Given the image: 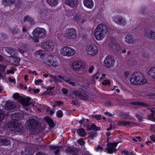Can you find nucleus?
I'll list each match as a JSON object with an SVG mask.
<instances>
[{
  "instance_id": "nucleus-1",
  "label": "nucleus",
  "mask_w": 155,
  "mask_h": 155,
  "mask_svg": "<svg viewBox=\"0 0 155 155\" xmlns=\"http://www.w3.org/2000/svg\"><path fill=\"white\" fill-rule=\"evenodd\" d=\"M129 79L131 83L134 85H140L147 82L144 75L140 72H136L130 75Z\"/></svg>"
},
{
  "instance_id": "nucleus-11",
  "label": "nucleus",
  "mask_w": 155,
  "mask_h": 155,
  "mask_svg": "<svg viewBox=\"0 0 155 155\" xmlns=\"http://www.w3.org/2000/svg\"><path fill=\"white\" fill-rule=\"evenodd\" d=\"M115 62L113 57L110 56H107L106 57L104 60V63L106 67L110 68L114 65Z\"/></svg>"
},
{
  "instance_id": "nucleus-60",
  "label": "nucleus",
  "mask_w": 155,
  "mask_h": 155,
  "mask_svg": "<svg viewBox=\"0 0 155 155\" xmlns=\"http://www.w3.org/2000/svg\"><path fill=\"white\" fill-rule=\"evenodd\" d=\"M99 75V74L97 73L93 76V78L94 79L95 78L96 79H97L98 78V76Z\"/></svg>"
},
{
  "instance_id": "nucleus-29",
  "label": "nucleus",
  "mask_w": 155,
  "mask_h": 155,
  "mask_svg": "<svg viewBox=\"0 0 155 155\" xmlns=\"http://www.w3.org/2000/svg\"><path fill=\"white\" fill-rule=\"evenodd\" d=\"M48 3L51 7L57 6L58 3V0H47Z\"/></svg>"
},
{
  "instance_id": "nucleus-47",
  "label": "nucleus",
  "mask_w": 155,
  "mask_h": 155,
  "mask_svg": "<svg viewBox=\"0 0 155 155\" xmlns=\"http://www.w3.org/2000/svg\"><path fill=\"white\" fill-rule=\"evenodd\" d=\"M117 87L116 86H114L111 89V90L112 91H115L116 92H117V93H119L120 91L119 89L117 88Z\"/></svg>"
},
{
  "instance_id": "nucleus-14",
  "label": "nucleus",
  "mask_w": 155,
  "mask_h": 155,
  "mask_svg": "<svg viewBox=\"0 0 155 155\" xmlns=\"http://www.w3.org/2000/svg\"><path fill=\"white\" fill-rule=\"evenodd\" d=\"M73 68L76 71H79L81 69L84 68L85 66L84 63L80 61L74 62L72 65Z\"/></svg>"
},
{
  "instance_id": "nucleus-27",
  "label": "nucleus",
  "mask_w": 155,
  "mask_h": 155,
  "mask_svg": "<svg viewBox=\"0 0 155 155\" xmlns=\"http://www.w3.org/2000/svg\"><path fill=\"white\" fill-rule=\"evenodd\" d=\"M148 74L150 78L155 80V67L151 68L149 69Z\"/></svg>"
},
{
  "instance_id": "nucleus-57",
  "label": "nucleus",
  "mask_w": 155,
  "mask_h": 155,
  "mask_svg": "<svg viewBox=\"0 0 155 155\" xmlns=\"http://www.w3.org/2000/svg\"><path fill=\"white\" fill-rule=\"evenodd\" d=\"M42 82V81L41 79H38L35 81V85H38L39 83H41Z\"/></svg>"
},
{
  "instance_id": "nucleus-45",
  "label": "nucleus",
  "mask_w": 155,
  "mask_h": 155,
  "mask_svg": "<svg viewBox=\"0 0 155 155\" xmlns=\"http://www.w3.org/2000/svg\"><path fill=\"white\" fill-rule=\"evenodd\" d=\"M56 114L57 116L59 117H62L63 115V112L61 110L57 111Z\"/></svg>"
},
{
  "instance_id": "nucleus-24",
  "label": "nucleus",
  "mask_w": 155,
  "mask_h": 155,
  "mask_svg": "<svg viewBox=\"0 0 155 155\" xmlns=\"http://www.w3.org/2000/svg\"><path fill=\"white\" fill-rule=\"evenodd\" d=\"M9 60L10 63L14 65L18 64L20 61V59L17 58L10 57Z\"/></svg>"
},
{
  "instance_id": "nucleus-49",
  "label": "nucleus",
  "mask_w": 155,
  "mask_h": 155,
  "mask_svg": "<svg viewBox=\"0 0 155 155\" xmlns=\"http://www.w3.org/2000/svg\"><path fill=\"white\" fill-rule=\"evenodd\" d=\"M110 46L114 49H117L119 46V45H116L115 43H113L110 45Z\"/></svg>"
},
{
  "instance_id": "nucleus-43",
  "label": "nucleus",
  "mask_w": 155,
  "mask_h": 155,
  "mask_svg": "<svg viewBox=\"0 0 155 155\" xmlns=\"http://www.w3.org/2000/svg\"><path fill=\"white\" fill-rule=\"evenodd\" d=\"M5 117V114L3 111L0 109V121L3 120Z\"/></svg>"
},
{
  "instance_id": "nucleus-40",
  "label": "nucleus",
  "mask_w": 155,
  "mask_h": 155,
  "mask_svg": "<svg viewBox=\"0 0 155 155\" xmlns=\"http://www.w3.org/2000/svg\"><path fill=\"white\" fill-rule=\"evenodd\" d=\"M97 136L96 133L95 132H91L88 134L89 137L91 139H93L96 137Z\"/></svg>"
},
{
  "instance_id": "nucleus-41",
  "label": "nucleus",
  "mask_w": 155,
  "mask_h": 155,
  "mask_svg": "<svg viewBox=\"0 0 155 155\" xmlns=\"http://www.w3.org/2000/svg\"><path fill=\"white\" fill-rule=\"evenodd\" d=\"M11 31L13 34H15L19 33L20 30L18 28H14L11 29Z\"/></svg>"
},
{
  "instance_id": "nucleus-36",
  "label": "nucleus",
  "mask_w": 155,
  "mask_h": 155,
  "mask_svg": "<svg viewBox=\"0 0 155 155\" xmlns=\"http://www.w3.org/2000/svg\"><path fill=\"white\" fill-rule=\"evenodd\" d=\"M60 147L59 146L55 147L54 146H52L51 147V149L53 150H54V153L56 155H58L59 154V152L60 150L59 148Z\"/></svg>"
},
{
  "instance_id": "nucleus-46",
  "label": "nucleus",
  "mask_w": 155,
  "mask_h": 155,
  "mask_svg": "<svg viewBox=\"0 0 155 155\" xmlns=\"http://www.w3.org/2000/svg\"><path fill=\"white\" fill-rule=\"evenodd\" d=\"M62 91L64 94L66 96L68 95V90L64 88L62 89Z\"/></svg>"
},
{
  "instance_id": "nucleus-50",
  "label": "nucleus",
  "mask_w": 155,
  "mask_h": 155,
  "mask_svg": "<svg viewBox=\"0 0 155 155\" xmlns=\"http://www.w3.org/2000/svg\"><path fill=\"white\" fill-rule=\"evenodd\" d=\"M141 140L142 139L139 137L133 138V140L136 142L138 140L139 142H140Z\"/></svg>"
},
{
  "instance_id": "nucleus-63",
  "label": "nucleus",
  "mask_w": 155,
  "mask_h": 155,
  "mask_svg": "<svg viewBox=\"0 0 155 155\" xmlns=\"http://www.w3.org/2000/svg\"><path fill=\"white\" fill-rule=\"evenodd\" d=\"M143 114L142 113H139L136 114V116L137 117H142Z\"/></svg>"
},
{
  "instance_id": "nucleus-15",
  "label": "nucleus",
  "mask_w": 155,
  "mask_h": 155,
  "mask_svg": "<svg viewBox=\"0 0 155 155\" xmlns=\"http://www.w3.org/2000/svg\"><path fill=\"white\" fill-rule=\"evenodd\" d=\"M41 45L46 51L49 52L52 51L54 48L53 43L49 41L42 43Z\"/></svg>"
},
{
  "instance_id": "nucleus-5",
  "label": "nucleus",
  "mask_w": 155,
  "mask_h": 155,
  "mask_svg": "<svg viewBox=\"0 0 155 155\" xmlns=\"http://www.w3.org/2000/svg\"><path fill=\"white\" fill-rule=\"evenodd\" d=\"M60 53L63 56L69 57L74 55L76 53V51L71 47L66 46L61 48Z\"/></svg>"
},
{
  "instance_id": "nucleus-32",
  "label": "nucleus",
  "mask_w": 155,
  "mask_h": 155,
  "mask_svg": "<svg viewBox=\"0 0 155 155\" xmlns=\"http://www.w3.org/2000/svg\"><path fill=\"white\" fill-rule=\"evenodd\" d=\"M66 151L67 153H70L72 155H76L78 154V151L75 149L68 147L66 149Z\"/></svg>"
},
{
  "instance_id": "nucleus-64",
  "label": "nucleus",
  "mask_w": 155,
  "mask_h": 155,
  "mask_svg": "<svg viewBox=\"0 0 155 155\" xmlns=\"http://www.w3.org/2000/svg\"><path fill=\"white\" fill-rule=\"evenodd\" d=\"M150 138L153 142L155 143V135H152L150 136Z\"/></svg>"
},
{
  "instance_id": "nucleus-25",
  "label": "nucleus",
  "mask_w": 155,
  "mask_h": 155,
  "mask_svg": "<svg viewBox=\"0 0 155 155\" xmlns=\"http://www.w3.org/2000/svg\"><path fill=\"white\" fill-rule=\"evenodd\" d=\"M64 81L69 84L73 86L77 85L78 84L77 81L72 78H69L64 79Z\"/></svg>"
},
{
  "instance_id": "nucleus-17",
  "label": "nucleus",
  "mask_w": 155,
  "mask_h": 155,
  "mask_svg": "<svg viewBox=\"0 0 155 155\" xmlns=\"http://www.w3.org/2000/svg\"><path fill=\"white\" fill-rule=\"evenodd\" d=\"M117 144V143H108L107 144V147L106 148L107 152L109 153H112L116 151V150L115 147Z\"/></svg>"
},
{
  "instance_id": "nucleus-62",
  "label": "nucleus",
  "mask_w": 155,
  "mask_h": 155,
  "mask_svg": "<svg viewBox=\"0 0 155 155\" xmlns=\"http://www.w3.org/2000/svg\"><path fill=\"white\" fill-rule=\"evenodd\" d=\"M150 98L154 99L155 98V94H150L148 96Z\"/></svg>"
},
{
  "instance_id": "nucleus-55",
  "label": "nucleus",
  "mask_w": 155,
  "mask_h": 155,
  "mask_svg": "<svg viewBox=\"0 0 155 155\" xmlns=\"http://www.w3.org/2000/svg\"><path fill=\"white\" fill-rule=\"evenodd\" d=\"M6 68V66L5 65H0V70L1 71H4Z\"/></svg>"
},
{
  "instance_id": "nucleus-38",
  "label": "nucleus",
  "mask_w": 155,
  "mask_h": 155,
  "mask_svg": "<svg viewBox=\"0 0 155 155\" xmlns=\"http://www.w3.org/2000/svg\"><path fill=\"white\" fill-rule=\"evenodd\" d=\"M16 69L13 67H11L10 69H7L6 73L7 74H13Z\"/></svg>"
},
{
  "instance_id": "nucleus-6",
  "label": "nucleus",
  "mask_w": 155,
  "mask_h": 155,
  "mask_svg": "<svg viewBox=\"0 0 155 155\" xmlns=\"http://www.w3.org/2000/svg\"><path fill=\"white\" fill-rule=\"evenodd\" d=\"M13 96L14 99H18L23 106H28L31 104L30 101L31 98L29 97L24 98L21 96L20 97L19 94L18 93L14 94Z\"/></svg>"
},
{
  "instance_id": "nucleus-8",
  "label": "nucleus",
  "mask_w": 155,
  "mask_h": 155,
  "mask_svg": "<svg viewBox=\"0 0 155 155\" xmlns=\"http://www.w3.org/2000/svg\"><path fill=\"white\" fill-rule=\"evenodd\" d=\"M97 46L94 44H91L87 46L86 51L87 54L92 56L96 54L98 52Z\"/></svg>"
},
{
  "instance_id": "nucleus-19",
  "label": "nucleus",
  "mask_w": 155,
  "mask_h": 155,
  "mask_svg": "<svg viewBox=\"0 0 155 155\" xmlns=\"http://www.w3.org/2000/svg\"><path fill=\"white\" fill-rule=\"evenodd\" d=\"M144 36L151 40H155V32L153 30H146L145 32Z\"/></svg>"
},
{
  "instance_id": "nucleus-3",
  "label": "nucleus",
  "mask_w": 155,
  "mask_h": 155,
  "mask_svg": "<svg viewBox=\"0 0 155 155\" xmlns=\"http://www.w3.org/2000/svg\"><path fill=\"white\" fill-rule=\"evenodd\" d=\"M32 34L34 36L33 40L35 42H37L39 41V38H43L46 36L47 32L44 29L37 28L33 30Z\"/></svg>"
},
{
  "instance_id": "nucleus-44",
  "label": "nucleus",
  "mask_w": 155,
  "mask_h": 155,
  "mask_svg": "<svg viewBox=\"0 0 155 155\" xmlns=\"http://www.w3.org/2000/svg\"><path fill=\"white\" fill-rule=\"evenodd\" d=\"M130 73L127 71H125L123 72L124 74L123 75L122 77L125 78H127L130 74Z\"/></svg>"
},
{
  "instance_id": "nucleus-22",
  "label": "nucleus",
  "mask_w": 155,
  "mask_h": 155,
  "mask_svg": "<svg viewBox=\"0 0 155 155\" xmlns=\"http://www.w3.org/2000/svg\"><path fill=\"white\" fill-rule=\"evenodd\" d=\"M83 4L86 7L90 9L92 8L94 5L93 0H84Z\"/></svg>"
},
{
  "instance_id": "nucleus-42",
  "label": "nucleus",
  "mask_w": 155,
  "mask_h": 155,
  "mask_svg": "<svg viewBox=\"0 0 155 155\" xmlns=\"http://www.w3.org/2000/svg\"><path fill=\"white\" fill-rule=\"evenodd\" d=\"M120 123L122 125H126L129 124H131L132 123H133L131 122L122 121H120Z\"/></svg>"
},
{
  "instance_id": "nucleus-2",
  "label": "nucleus",
  "mask_w": 155,
  "mask_h": 155,
  "mask_svg": "<svg viewBox=\"0 0 155 155\" xmlns=\"http://www.w3.org/2000/svg\"><path fill=\"white\" fill-rule=\"evenodd\" d=\"M107 31L106 25L104 23L98 24L95 30L94 36L98 40L103 39L105 36V34Z\"/></svg>"
},
{
  "instance_id": "nucleus-51",
  "label": "nucleus",
  "mask_w": 155,
  "mask_h": 155,
  "mask_svg": "<svg viewBox=\"0 0 155 155\" xmlns=\"http://www.w3.org/2000/svg\"><path fill=\"white\" fill-rule=\"evenodd\" d=\"M110 82L109 80H104L102 83V84L103 85H107L110 84Z\"/></svg>"
},
{
  "instance_id": "nucleus-21",
  "label": "nucleus",
  "mask_w": 155,
  "mask_h": 155,
  "mask_svg": "<svg viewBox=\"0 0 155 155\" xmlns=\"http://www.w3.org/2000/svg\"><path fill=\"white\" fill-rule=\"evenodd\" d=\"M16 106L15 104L12 101H7L5 103V107L6 109L12 110Z\"/></svg>"
},
{
  "instance_id": "nucleus-61",
  "label": "nucleus",
  "mask_w": 155,
  "mask_h": 155,
  "mask_svg": "<svg viewBox=\"0 0 155 155\" xmlns=\"http://www.w3.org/2000/svg\"><path fill=\"white\" fill-rule=\"evenodd\" d=\"M112 104L110 101H107L106 102L105 106L107 107H108L110 106Z\"/></svg>"
},
{
  "instance_id": "nucleus-12",
  "label": "nucleus",
  "mask_w": 155,
  "mask_h": 155,
  "mask_svg": "<svg viewBox=\"0 0 155 155\" xmlns=\"http://www.w3.org/2000/svg\"><path fill=\"white\" fill-rule=\"evenodd\" d=\"M114 21L117 24L121 25L124 26L126 24V19L122 17L119 15H116L113 17Z\"/></svg>"
},
{
  "instance_id": "nucleus-58",
  "label": "nucleus",
  "mask_w": 155,
  "mask_h": 155,
  "mask_svg": "<svg viewBox=\"0 0 155 155\" xmlns=\"http://www.w3.org/2000/svg\"><path fill=\"white\" fill-rule=\"evenodd\" d=\"M19 86L21 88L24 90H26L27 89V87L26 86L23 85L21 84H20L19 85Z\"/></svg>"
},
{
  "instance_id": "nucleus-9",
  "label": "nucleus",
  "mask_w": 155,
  "mask_h": 155,
  "mask_svg": "<svg viewBox=\"0 0 155 155\" xmlns=\"http://www.w3.org/2000/svg\"><path fill=\"white\" fill-rule=\"evenodd\" d=\"M8 127L10 130L15 132H21L23 130L22 126L19 123H9Z\"/></svg>"
},
{
  "instance_id": "nucleus-56",
  "label": "nucleus",
  "mask_w": 155,
  "mask_h": 155,
  "mask_svg": "<svg viewBox=\"0 0 155 155\" xmlns=\"http://www.w3.org/2000/svg\"><path fill=\"white\" fill-rule=\"evenodd\" d=\"M8 80L11 82H14V83H15V79L14 78H12L11 77H9Z\"/></svg>"
},
{
  "instance_id": "nucleus-26",
  "label": "nucleus",
  "mask_w": 155,
  "mask_h": 155,
  "mask_svg": "<svg viewBox=\"0 0 155 155\" xmlns=\"http://www.w3.org/2000/svg\"><path fill=\"white\" fill-rule=\"evenodd\" d=\"M23 21L24 22L27 21L31 25L34 24V21L33 18L28 15H26L24 17Z\"/></svg>"
},
{
  "instance_id": "nucleus-53",
  "label": "nucleus",
  "mask_w": 155,
  "mask_h": 155,
  "mask_svg": "<svg viewBox=\"0 0 155 155\" xmlns=\"http://www.w3.org/2000/svg\"><path fill=\"white\" fill-rule=\"evenodd\" d=\"M54 102L56 104V105L59 106L62 105L63 103V102L60 101H54Z\"/></svg>"
},
{
  "instance_id": "nucleus-35",
  "label": "nucleus",
  "mask_w": 155,
  "mask_h": 155,
  "mask_svg": "<svg viewBox=\"0 0 155 155\" xmlns=\"http://www.w3.org/2000/svg\"><path fill=\"white\" fill-rule=\"evenodd\" d=\"M6 51L7 53L11 55H15L16 54L15 51L12 48H7Z\"/></svg>"
},
{
  "instance_id": "nucleus-4",
  "label": "nucleus",
  "mask_w": 155,
  "mask_h": 155,
  "mask_svg": "<svg viewBox=\"0 0 155 155\" xmlns=\"http://www.w3.org/2000/svg\"><path fill=\"white\" fill-rule=\"evenodd\" d=\"M43 62L46 65L53 67H58L60 64L55 58L52 55H50L43 59Z\"/></svg>"
},
{
  "instance_id": "nucleus-34",
  "label": "nucleus",
  "mask_w": 155,
  "mask_h": 155,
  "mask_svg": "<svg viewBox=\"0 0 155 155\" xmlns=\"http://www.w3.org/2000/svg\"><path fill=\"white\" fill-rule=\"evenodd\" d=\"M46 121L48 123L50 127H53L55 126V124L54 123L52 120L49 117H45Z\"/></svg>"
},
{
  "instance_id": "nucleus-54",
  "label": "nucleus",
  "mask_w": 155,
  "mask_h": 155,
  "mask_svg": "<svg viewBox=\"0 0 155 155\" xmlns=\"http://www.w3.org/2000/svg\"><path fill=\"white\" fill-rule=\"evenodd\" d=\"M149 119L152 121H155V117L153 115H151L149 116Z\"/></svg>"
},
{
  "instance_id": "nucleus-37",
  "label": "nucleus",
  "mask_w": 155,
  "mask_h": 155,
  "mask_svg": "<svg viewBox=\"0 0 155 155\" xmlns=\"http://www.w3.org/2000/svg\"><path fill=\"white\" fill-rule=\"evenodd\" d=\"M77 132L78 134L81 136L84 137L86 135L85 130L83 128L78 130Z\"/></svg>"
},
{
  "instance_id": "nucleus-52",
  "label": "nucleus",
  "mask_w": 155,
  "mask_h": 155,
  "mask_svg": "<svg viewBox=\"0 0 155 155\" xmlns=\"http://www.w3.org/2000/svg\"><path fill=\"white\" fill-rule=\"evenodd\" d=\"M150 129L151 131L155 133V124H151Z\"/></svg>"
},
{
  "instance_id": "nucleus-28",
  "label": "nucleus",
  "mask_w": 155,
  "mask_h": 155,
  "mask_svg": "<svg viewBox=\"0 0 155 155\" xmlns=\"http://www.w3.org/2000/svg\"><path fill=\"white\" fill-rule=\"evenodd\" d=\"M15 1V0H2V4L5 7H6L13 4Z\"/></svg>"
},
{
  "instance_id": "nucleus-33",
  "label": "nucleus",
  "mask_w": 155,
  "mask_h": 155,
  "mask_svg": "<svg viewBox=\"0 0 155 155\" xmlns=\"http://www.w3.org/2000/svg\"><path fill=\"white\" fill-rule=\"evenodd\" d=\"M87 128L88 130H99L100 128L95 125L94 124H92L88 125Z\"/></svg>"
},
{
  "instance_id": "nucleus-10",
  "label": "nucleus",
  "mask_w": 155,
  "mask_h": 155,
  "mask_svg": "<svg viewBox=\"0 0 155 155\" xmlns=\"http://www.w3.org/2000/svg\"><path fill=\"white\" fill-rule=\"evenodd\" d=\"M76 30L73 28H71L66 31L64 36L67 39L72 40L76 38Z\"/></svg>"
},
{
  "instance_id": "nucleus-18",
  "label": "nucleus",
  "mask_w": 155,
  "mask_h": 155,
  "mask_svg": "<svg viewBox=\"0 0 155 155\" xmlns=\"http://www.w3.org/2000/svg\"><path fill=\"white\" fill-rule=\"evenodd\" d=\"M73 19L75 21L80 23H82L85 21L82 14L81 13L75 14L74 16Z\"/></svg>"
},
{
  "instance_id": "nucleus-39",
  "label": "nucleus",
  "mask_w": 155,
  "mask_h": 155,
  "mask_svg": "<svg viewBox=\"0 0 155 155\" xmlns=\"http://www.w3.org/2000/svg\"><path fill=\"white\" fill-rule=\"evenodd\" d=\"M45 54V52L41 50L35 52V54L36 55H39L40 56L41 58L43 57L44 56Z\"/></svg>"
},
{
  "instance_id": "nucleus-48",
  "label": "nucleus",
  "mask_w": 155,
  "mask_h": 155,
  "mask_svg": "<svg viewBox=\"0 0 155 155\" xmlns=\"http://www.w3.org/2000/svg\"><path fill=\"white\" fill-rule=\"evenodd\" d=\"M78 142L81 145H83L84 143V141L82 139H80L77 140Z\"/></svg>"
},
{
  "instance_id": "nucleus-7",
  "label": "nucleus",
  "mask_w": 155,
  "mask_h": 155,
  "mask_svg": "<svg viewBox=\"0 0 155 155\" xmlns=\"http://www.w3.org/2000/svg\"><path fill=\"white\" fill-rule=\"evenodd\" d=\"M38 123L35 119L31 118L27 120L25 124L26 127L30 130H35L38 128Z\"/></svg>"
},
{
  "instance_id": "nucleus-59",
  "label": "nucleus",
  "mask_w": 155,
  "mask_h": 155,
  "mask_svg": "<svg viewBox=\"0 0 155 155\" xmlns=\"http://www.w3.org/2000/svg\"><path fill=\"white\" fill-rule=\"evenodd\" d=\"M123 153H124L125 155H131L132 153L128 151H124L123 152Z\"/></svg>"
},
{
  "instance_id": "nucleus-23",
  "label": "nucleus",
  "mask_w": 155,
  "mask_h": 155,
  "mask_svg": "<svg viewBox=\"0 0 155 155\" xmlns=\"http://www.w3.org/2000/svg\"><path fill=\"white\" fill-rule=\"evenodd\" d=\"M65 4L71 8H74L77 5L78 0H66Z\"/></svg>"
},
{
  "instance_id": "nucleus-20",
  "label": "nucleus",
  "mask_w": 155,
  "mask_h": 155,
  "mask_svg": "<svg viewBox=\"0 0 155 155\" xmlns=\"http://www.w3.org/2000/svg\"><path fill=\"white\" fill-rule=\"evenodd\" d=\"M134 35L132 34H129L127 35L125 38V41L128 44H132L134 43Z\"/></svg>"
},
{
  "instance_id": "nucleus-30",
  "label": "nucleus",
  "mask_w": 155,
  "mask_h": 155,
  "mask_svg": "<svg viewBox=\"0 0 155 155\" xmlns=\"http://www.w3.org/2000/svg\"><path fill=\"white\" fill-rule=\"evenodd\" d=\"M130 104L131 105H134L136 106H141L143 107H148L149 106V105L146 104L141 102H131L130 103Z\"/></svg>"
},
{
  "instance_id": "nucleus-31",
  "label": "nucleus",
  "mask_w": 155,
  "mask_h": 155,
  "mask_svg": "<svg viewBox=\"0 0 155 155\" xmlns=\"http://www.w3.org/2000/svg\"><path fill=\"white\" fill-rule=\"evenodd\" d=\"M10 143V141L8 139H0V145L7 146Z\"/></svg>"
},
{
  "instance_id": "nucleus-13",
  "label": "nucleus",
  "mask_w": 155,
  "mask_h": 155,
  "mask_svg": "<svg viewBox=\"0 0 155 155\" xmlns=\"http://www.w3.org/2000/svg\"><path fill=\"white\" fill-rule=\"evenodd\" d=\"M72 94L74 95L75 97H78L80 99L84 100H86L89 98L88 95L80 91L74 90L72 92Z\"/></svg>"
},
{
  "instance_id": "nucleus-16",
  "label": "nucleus",
  "mask_w": 155,
  "mask_h": 155,
  "mask_svg": "<svg viewBox=\"0 0 155 155\" xmlns=\"http://www.w3.org/2000/svg\"><path fill=\"white\" fill-rule=\"evenodd\" d=\"M40 17L43 19L47 20L50 19L53 15L52 12L50 11H47L44 10L40 13Z\"/></svg>"
}]
</instances>
